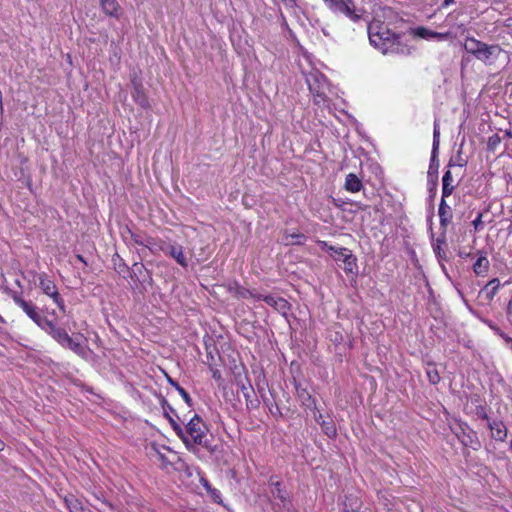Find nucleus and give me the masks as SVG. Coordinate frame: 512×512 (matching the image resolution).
Here are the masks:
<instances>
[{
  "label": "nucleus",
  "instance_id": "obj_15",
  "mask_svg": "<svg viewBox=\"0 0 512 512\" xmlns=\"http://www.w3.org/2000/svg\"><path fill=\"white\" fill-rule=\"evenodd\" d=\"M476 255L477 259L473 264V272L477 276H486L490 268V262L487 258V252L484 250H478Z\"/></svg>",
  "mask_w": 512,
  "mask_h": 512
},
{
  "label": "nucleus",
  "instance_id": "obj_27",
  "mask_svg": "<svg viewBox=\"0 0 512 512\" xmlns=\"http://www.w3.org/2000/svg\"><path fill=\"white\" fill-rule=\"evenodd\" d=\"M100 4H101L103 11L107 15L118 17L117 12H118L119 5L116 0H100Z\"/></svg>",
  "mask_w": 512,
  "mask_h": 512
},
{
  "label": "nucleus",
  "instance_id": "obj_51",
  "mask_svg": "<svg viewBox=\"0 0 512 512\" xmlns=\"http://www.w3.org/2000/svg\"><path fill=\"white\" fill-rule=\"evenodd\" d=\"M206 358L208 366H210V363H212V366L215 365V355L213 354V351L210 350L209 348H207Z\"/></svg>",
  "mask_w": 512,
  "mask_h": 512
},
{
  "label": "nucleus",
  "instance_id": "obj_9",
  "mask_svg": "<svg viewBox=\"0 0 512 512\" xmlns=\"http://www.w3.org/2000/svg\"><path fill=\"white\" fill-rule=\"evenodd\" d=\"M306 82L310 92L320 100L325 98V89L327 86L326 78L320 73H311L307 76Z\"/></svg>",
  "mask_w": 512,
  "mask_h": 512
},
{
  "label": "nucleus",
  "instance_id": "obj_57",
  "mask_svg": "<svg viewBox=\"0 0 512 512\" xmlns=\"http://www.w3.org/2000/svg\"><path fill=\"white\" fill-rule=\"evenodd\" d=\"M204 487L206 488V490H207V492H208V493H210V491L213 489V488L208 484V482H207V481H205V483H204Z\"/></svg>",
  "mask_w": 512,
  "mask_h": 512
},
{
  "label": "nucleus",
  "instance_id": "obj_8",
  "mask_svg": "<svg viewBox=\"0 0 512 512\" xmlns=\"http://www.w3.org/2000/svg\"><path fill=\"white\" fill-rule=\"evenodd\" d=\"M159 249L161 252H163L165 255L173 258L181 267L187 268L188 267V261L187 258L184 255V249L183 246L178 243H166L163 242Z\"/></svg>",
  "mask_w": 512,
  "mask_h": 512
},
{
  "label": "nucleus",
  "instance_id": "obj_19",
  "mask_svg": "<svg viewBox=\"0 0 512 512\" xmlns=\"http://www.w3.org/2000/svg\"><path fill=\"white\" fill-rule=\"evenodd\" d=\"M296 393L298 398L301 400L302 404L309 409H316L315 399L311 396V394L307 391L306 388L301 387L300 384L295 385Z\"/></svg>",
  "mask_w": 512,
  "mask_h": 512
},
{
  "label": "nucleus",
  "instance_id": "obj_61",
  "mask_svg": "<svg viewBox=\"0 0 512 512\" xmlns=\"http://www.w3.org/2000/svg\"><path fill=\"white\" fill-rule=\"evenodd\" d=\"M84 512H93L92 510L86 508Z\"/></svg>",
  "mask_w": 512,
  "mask_h": 512
},
{
  "label": "nucleus",
  "instance_id": "obj_52",
  "mask_svg": "<svg viewBox=\"0 0 512 512\" xmlns=\"http://www.w3.org/2000/svg\"><path fill=\"white\" fill-rule=\"evenodd\" d=\"M132 269H133L134 274L142 273V270L144 269V265L141 263H134Z\"/></svg>",
  "mask_w": 512,
  "mask_h": 512
},
{
  "label": "nucleus",
  "instance_id": "obj_49",
  "mask_svg": "<svg viewBox=\"0 0 512 512\" xmlns=\"http://www.w3.org/2000/svg\"><path fill=\"white\" fill-rule=\"evenodd\" d=\"M210 495L213 498L214 502H216V503H220L221 502V493H220L219 490L213 488L210 491Z\"/></svg>",
  "mask_w": 512,
  "mask_h": 512
},
{
  "label": "nucleus",
  "instance_id": "obj_12",
  "mask_svg": "<svg viewBox=\"0 0 512 512\" xmlns=\"http://www.w3.org/2000/svg\"><path fill=\"white\" fill-rule=\"evenodd\" d=\"M237 384L240 387V390L245 398L247 410L257 409L260 405V402L255 397V391H254L252 385L250 384V382L247 380V385H246L242 381H239Z\"/></svg>",
  "mask_w": 512,
  "mask_h": 512
},
{
  "label": "nucleus",
  "instance_id": "obj_6",
  "mask_svg": "<svg viewBox=\"0 0 512 512\" xmlns=\"http://www.w3.org/2000/svg\"><path fill=\"white\" fill-rule=\"evenodd\" d=\"M37 279L39 280V287L43 291V293L52 298L53 302L58 306V308L65 312V303L63 298L60 296L57 287L46 273L36 274Z\"/></svg>",
  "mask_w": 512,
  "mask_h": 512
},
{
  "label": "nucleus",
  "instance_id": "obj_34",
  "mask_svg": "<svg viewBox=\"0 0 512 512\" xmlns=\"http://www.w3.org/2000/svg\"><path fill=\"white\" fill-rule=\"evenodd\" d=\"M271 487V493L273 494L274 497L280 499L281 501L286 500L287 493L286 490L282 488L281 482H271Z\"/></svg>",
  "mask_w": 512,
  "mask_h": 512
},
{
  "label": "nucleus",
  "instance_id": "obj_21",
  "mask_svg": "<svg viewBox=\"0 0 512 512\" xmlns=\"http://www.w3.org/2000/svg\"><path fill=\"white\" fill-rule=\"evenodd\" d=\"M64 502L69 512H84L86 509L82 500L78 499L73 494L66 495L64 497Z\"/></svg>",
  "mask_w": 512,
  "mask_h": 512
},
{
  "label": "nucleus",
  "instance_id": "obj_54",
  "mask_svg": "<svg viewBox=\"0 0 512 512\" xmlns=\"http://www.w3.org/2000/svg\"><path fill=\"white\" fill-rule=\"evenodd\" d=\"M314 419H315V421H316L319 425H320V422H322V420H325V419L323 418V415H322L321 413H319V414H315V415H314Z\"/></svg>",
  "mask_w": 512,
  "mask_h": 512
},
{
  "label": "nucleus",
  "instance_id": "obj_25",
  "mask_svg": "<svg viewBox=\"0 0 512 512\" xmlns=\"http://www.w3.org/2000/svg\"><path fill=\"white\" fill-rule=\"evenodd\" d=\"M446 232L441 231L440 236L436 239V241L432 244L433 251L438 260H447V254L442 249V245L446 243Z\"/></svg>",
  "mask_w": 512,
  "mask_h": 512
},
{
  "label": "nucleus",
  "instance_id": "obj_16",
  "mask_svg": "<svg viewBox=\"0 0 512 512\" xmlns=\"http://www.w3.org/2000/svg\"><path fill=\"white\" fill-rule=\"evenodd\" d=\"M415 35L422 39H436L438 41L448 40L453 37L450 31L436 32L425 27L416 28Z\"/></svg>",
  "mask_w": 512,
  "mask_h": 512
},
{
  "label": "nucleus",
  "instance_id": "obj_24",
  "mask_svg": "<svg viewBox=\"0 0 512 512\" xmlns=\"http://www.w3.org/2000/svg\"><path fill=\"white\" fill-rule=\"evenodd\" d=\"M439 152H431L429 168L427 172L428 180H437L438 181V169H439Z\"/></svg>",
  "mask_w": 512,
  "mask_h": 512
},
{
  "label": "nucleus",
  "instance_id": "obj_26",
  "mask_svg": "<svg viewBox=\"0 0 512 512\" xmlns=\"http://www.w3.org/2000/svg\"><path fill=\"white\" fill-rule=\"evenodd\" d=\"M484 43L485 42L477 40L474 37H467L466 41L464 43V50L467 53L472 54L476 58V55H478V53L480 52V49H481V47H483Z\"/></svg>",
  "mask_w": 512,
  "mask_h": 512
},
{
  "label": "nucleus",
  "instance_id": "obj_2",
  "mask_svg": "<svg viewBox=\"0 0 512 512\" xmlns=\"http://www.w3.org/2000/svg\"><path fill=\"white\" fill-rule=\"evenodd\" d=\"M369 41L383 54L409 55L411 48L401 41V36L396 34L381 21H373L367 27Z\"/></svg>",
  "mask_w": 512,
  "mask_h": 512
},
{
  "label": "nucleus",
  "instance_id": "obj_58",
  "mask_svg": "<svg viewBox=\"0 0 512 512\" xmlns=\"http://www.w3.org/2000/svg\"><path fill=\"white\" fill-rule=\"evenodd\" d=\"M77 259L81 262H83L84 264H87L86 260L84 259V257L80 254L77 255Z\"/></svg>",
  "mask_w": 512,
  "mask_h": 512
},
{
  "label": "nucleus",
  "instance_id": "obj_50",
  "mask_svg": "<svg viewBox=\"0 0 512 512\" xmlns=\"http://www.w3.org/2000/svg\"><path fill=\"white\" fill-rule=\"evenodd\" d=\"M472 225L475 230H479L482 225V213H479L477 217L472 221Z\"/></svg>",
  "mask_w": 512,
  "mask_h": 512
},
{
  "label": "nucleus",
  "instance_id": "obj_35",
  "mask_svg": "<svg viewBox=\"0 0 512 512\" xmlns=\"http://www.w3.org/2000/svg\"><path fill=\"white\" fill-rule=\"evenodd\" d=\"M320 426L323 430V432L330 438L335 437L337 434V430L335 427V424L332 420H322L320 422Z\"/></svg>",
  "mask_w": 512,
  "mask_h": 512
},
{
  "label": "nucleus",
  "instance_id": "obj_47",
  "mask_svg": "<svg viewBox=\"0 0 512 512\" xmlns=\"http://www.w3.org/2000/svg\"><path fill=\"white\" fill-rule=\"evenodd\" d=\"M438 181L437 180H428V190L430 193V198H434L437 192Z\"/></svg>",
  "mask_w": 512,
  "mask_h": 512
},
{
  "label": "nucleus",
  "instance_id": "obj_53",
  "mask_svg": "<svg viewBox=\"0 0 512 512\" xmlns=\"http://www.w3.org/2000/svg\"><path fill=\"white\" fill-rule=\"evenodd\" d=\"M454 2L455 0H444L443 3L441 4V8H446L449 5L453 4Z\"/></svg>",
  "mask_w": 512,
  "mask_h": 512
},
{
  "label": "nucleus",
  "instance_id": "obj_31",
  "mask_svg": "<svg viewBox=\"0 0 512 512\" xmlns=\"http://www.w3.org/2000/svg\"><path fill=\"white\" fill-rule=\"evenodd\" d=\"M284 241L286 245H303L306 241V236L302 233H285Z\"/></svg>",
  "mask_w": 512,
  "mask_h": 512
},
{
  "label": "nucleus",
  "instance_id": "obj_32",
  "mask_svg": "<svg viewBox=\"0 0 512 512\" xmlns=\"http://www.w3.org/2000/svg\"><path fill=\"white\" fill-rule=\"evenodd\" d=\"M161 407L164 411V416L170 423V418H174L177 422L181 423L179 416L176 414L175 409L168 403V401L163 398L161 400Z\"/></svg>",
  "mask_w": 512,
  "mask_h": 512
},
{
  "label": "nucleus",
  "instance_id": "obj_10",
  "mask_svg": "<svg viewBox=\"0 0 512 512\" xmlns=\"http://www.w3.org/2000/svg\"><path fill=\"white\" fill-rule=\"evenodd\" d=\"M256 300L264 301L267 305L273 307L276 311L281 313L283 316H287L288 312L291 309L290 303L282 297H277L274 295L260 294V295L256 296Z\"/></svg>",
  "mask_w": 512,
  "mask_h": 512
},
{
  "label": "nucleus",
  "instance_id": "obj_4",
  "mask_svg": "<svg viewBox=\"0 0 512 512\" xmlns=\"http://www.w3.org/2000/svg\"><path fill=\"white\" fill-rule=\"evenodd\" d=\"M325 5L334 13L345 15L353 22L362 18V10H357L354 0H327Z\"/></svg>",
  "mask_w": 512,
  "mask_h": 512
},
{
  "label": "nucleus",
  "instance_id": "obj_48",
  "mask_svg": "<svg viewBox=\"0 0 512 512\" xmlns=\"http://www.w3.org/2000/svg\"><path fill=\"white\" fill-rule=\"evenodd\" d=\"M209 369L212 373V378L217 382H221L222 381L221 371L219 369L215 368V365L212 366V363H210Z\"/></svg>",
  "mask_w": 512,
  "mask_h": 512
},
{
  "label": "nucleus",
  "instance_id": "obj_7",
  "mask_svg": "<svg viewBox=\"0 0 512 512\" xmlns=\"http://www.w3.org/2000/svg\"><path fill=\"white\" fill-rule=\"evenodd\" d=\"M11 297L14 303L19 306L37 326L41 325L44 316L40 314L38 307L32 301L24 300L18 292H13Z\"/></svg>",
  "mask_w": 512,
  "mask_h": 512
},
{
  "label": "nucleus",
  "instance_id": "obj_59",
  "mask_svg": "<svg viewBox=\"0 0 512 512\" xmlns=\"http://www.w3.org/2000/svg\"><path fill=\"white\" fill-rule=\"evenodd\" d=\"M505 134H506L507 137L512 138V130H506Z\"/></svg>",
  "mask_w": 512,
  "mask_h": 512
},
{
  "label": "nucleus",
  "instance_id": "obj_33",
  "mask_svg": "<svg viewBox=\"0 0 512 512\" xmlns=\"http://www.w3.org/2000/svg\"><path fill=\"white\" fill-rule=\"evenodd\" d=\"M485 323L488 327L499 337H501L504 342L512 348V338L504 333L496 324H494L491 320H485Z\"/></svg>",
  "mask_w": 512,
  "mask_h": 512
},
{
  "label": "nucleus",
  "instance_id": "obj_3",
  "mask_svg": "<svg viewBox=\"0 0 512 512\" xmlns=\"http://www.w3.org/2000/svg\"><path fill=\"white\" fill-rule=\"evenodd\" d=\"M317 244L322 250L327 251L336 261H342L345 264L346 272H353L354 268L357 266V259L352 254V252L345 247H335L329 245L328 242L323 240H318Z\"/></svg>",
  "mask_w": 512,
  "mask_h": 512
},
{
  "label": "nucleus",
  "instance_id": "obj_46",
  "mask_svg": "<svg viewBox=\"0 0 512 512\" xmlns=\"http://www.w3.org/2000/svg\"><path fill=\"white\" fill-rule=\"evenodd\" d=\"M475 414L478 418L486 420L487 422L490 421L488 414L486 412V408L483 405H478L475 409Z\"/></svg>",
  "mask_w": 512,
  "mask_h": 512
},
{
  "label": "nucleus",
  "instance_id": "obj_62",
  "mask_svg": "<svg viewBox=\"0 0 512 512\" xmlns=\"http://www.w3.org/2000/svg\"><path fill=\"white\" fill-rule=\"evenodd\" d=\"M3 321H4L3 317L0 315V322H3Z\"/></svg>",
  "mask_w": 512,
  "mask_h": 512
},
{
  "label": "nucleus",
  "instance_id": "obj_30",
  "mask_svg": "<svg viewBox=\"0 0 512 512\" xmlns=\"http://www.w3.org/2000/svg\"><path fill=\"white\" fill-rule=\"evenodd\" d=\"M40 329H42L45 333H47L49 336H52L57 332V330L60 328V326L57 325V323L53 320L48 319L47 317H44L41 321V325H38Z\"/></svg>",
  "mask_w": 512,
  "mask_h": 512
},
{
  "label": "nucleus",
  "instance_id": "obj_42",
  "mask_svg": "<svg viewBox=\"0 0 512 512\" xmlns=\"http://www.w3.org/2000/svg\"><path fill=\"white\" fill-rule=\"evenodd\" d=\"M68 333L67 331L60 327L57 332L55 334H53L51 337L60 345L63 344V342L66 340V338L68 337Z\"/></svg>",
  "mask_w": 512,
  "mask_h": 512
},
{
  "label": "nucleus",
  "instance_id": "obj_20",
  "mask_svg": "<svg viewBox=\"0 0 512 512\" xmlns=\"http://www.w3.org/2000/svg\"><path fill=\"white\" fill-rule=\"evenodd\" d=\"M457 184L454 183V179L452 177V173L450 169L445 171L442 177V196L443 198H447L452 195Z\"/></svg>",
  "mask_w": 512,
  "mask_h": 512
},
{
  "label": "nucleus",
  "instance_id": "obj_37",
  "mask_svg": "<svg viewBox=\"0 0 512 512\" xmlns=\"http://www.w3.org/2000/svg\"><path fill=\"white\" fill-rule=\"evenodd\" d=\"M61 346L72 350L76 354H82V352H83V349H82L80 343L74 341L73 338H71L69 335Z\"/></svg>",
  "mask_w": 512,
  "mask_h": 512
},
{
  "label": "nucleus",
  "instance_id": "obj_38",
  "mask_svg": "<svg viewBox=\"0 0 512 512\" xmlns=\"http://www.w3.org/2000/svg\"><path fill=\"white\" fill-rule=\"evenodd\" d=\"M440 146V125L437 121L434 122L433 129V143H432V151L431 152H439Z\"/></svg>",
  "mask_w": 512,
  "mask_h": 512
},
{
  "label": "nucleus",
  "instance_id": "obj_60",
  "mask_svg": "<svg viewBox=\"0 0 512 512\" xmlns=\"http://www.w3.org/2000/svg\"><path fill=\"white\" fill-rule=\"evenodd\" d=\"M4 442L0 439V451H2L4 449Z\"/></svg>",
  "mask_w": 512,
  "mask_h": 512
},
{
  "label": "nucleus",
  "instance_id": "obj_13",
  "mask_svg": "<svg viewBox=\"0 0 512 512\" xmlns=\"http://www.w3.org/2000/svg\"><path fill=\"white\" fill-rule=\"evenodd\" d=\"M438 215L440 219V229L446 232L448 225L451 223L453 218V212L451 207L447 204L446 198L441 197V201L438 208Z\"/></svg>",
  "mask_w": 512,
  "mask_h": 512
},
{
  "label": "nucleus",
  "instance_id": "obj_14",
  "mask_svg": "<svg viewBox=\"0 0 512 512\" xmlns=\"http://www.w3.org/2000/svg\"><path fill=\"white\" fill-rule=\"evenodd\" d=\"M488 428L491 431V437L500 442H504L507 438L508 430L502 420H490L487 423Z\"/></svg>",
  "mask_w": 512,
  "mask_h": 512
},
{
  "label": "nucleus",
  "instance_id": "obj_41",
  "mask_svg": "<svg viewBox=\"0 0 512 512\" xmlns=\"http://www.w3.org/2000/svg\"><path fill=\"white\" fill-rule=\"evenodd\" d=\"M500 143H501V137L498 134H493L492 136H490L488 138L487 150L489 152H495V150L500 145Z\"/></svg>",
  "mask_w": 512,
  "mask_h": 512
},
{
  "label": "nucleus",
  "instance_id": "obj_43",
  "mask_svg": "<svg viewBox=\"0 0 512 512\" xmlns=\"http://www.w3.org/2000/svg\"><path fill=\"white\" fill-rule=\"evenodd\" d=\"M129 234H130L132 241L135 244L140 245V246L144 245V241H145V238L147 237V235L140 233V232H133L131 230H129Z\"/></svg>",
  "mask_w": 512,
  "mask_h": 512
},
{
  "label": "nucleus",
  "instance_id": "obj_5",
  "mask_svg": "<svg viewBox=\"0 0 512 512\" xmlns=\"http://www.w3.org/2000/svg\"><path fill=\"white\" fill-rule=\"evenodd\" d=\"M453 432L464 447L472 448L475 451L481 448V442L478 438L477 432L474 431L467 423H459L458 427L453 429Z\"/></svg>",
  "mask_w": 512,
  "mask_h": 512
},
{
  "label": "nucleus",
  "instance_id": "obj_56",
  "mask_svg": "<svg viewBox=\"0 0 512 512\" xmlns=\"http://www.w3.org/2000/svg\"><path fill=\"white\" fill-rule=\"evenodd\" d=\"M103 503H104L106 506H108V507H109V509H111V510H114V509H115L114 505H113L111 502H109V501H107V500H103Z\"/></svg>",
  "mask_w": 512,
  "mask_h": 512
},
{
  "label": "nucleus",
  "instance_id": "obj_11",
  "mask_svg": "<svg viewBox=\"0 0 512 512\" xmlns=\"http://www.w3.org/2000/svg\"><path fill=\"white\" fill-rule=\"evenodd\" d=\"M503 49L497 45H488L486 43L481 47L480 52L476 55V59L485 64H492L501 54Z\"/></svg>",
  "mask_w": 512,
  "mask_h": 512
},
{
  "label": "nucleus",
  "instance_id": "obj_40",
  "mask_svg": "<svg viewBox=\"0 0 512 512\" xmlns=\"http://www.w3.org/2000/svg\"><path fill=\"white\" fill-rule=\"evenodd\" d=\"M339 326L336 325L333 330H330V340L335 344H341L344 341V333L339 330Z\"/></svg>",
  "mask_w": 512,
  "mask_h": 512
},
{
  "label": "nucleus",
  "instance_id": "obj_28",
  "mask_svg": "<svg viewBox=\"0 0 512 512\" xmlns=\"http://www.w3.org/2000/svg\"><path fill=\"white\" fill-rule=\"evenodd\" d=\"M167 380H168V383L173 386L177 392H179V394L181 395V397L183 398V400L185 401V403L189 406V407H192L193 405V401H192V398L190 397L189 393L182 387L179 385V383L177 381H175L174 379H172L171 377H167Z\"/></svg>",
  "mask_w": 512,
  "mask_h": 512
},
{
  "label": "nucleus",
  "instance_id": "obj_1",
  "mask_svg": "<svg viewBox=\"0 0 512 512\" xmlns=\"http://www.w3.org/2000/svg\"><path fill=\"white\" fill-rule=\"evenodd\" d=\"M170 425L189 452L198 455L200 448L205 449L210 454L216 452V446L213 445V436L209 434L207 424L199 415L195 414L184 427L174 418H170Z\"/></svg>",
  "mask_w": 512,
  "mask_h": 512
},
{
  "label": "nucleus",
  "instance_id": "obj_45",
  "mask_svg": "<svg viewBox=\"0 0 512 512\" xmlns=\"http://www.w3.org/2000/svg\"><path fill=\"white\" fill-rule=\"evenodd\" d=\"M264 403L267 406H269V411H270L272 416H274L276 418L282 417L281 409L279 408V406L276 403L269 405L266 400H264Z\"/></svg>",
  "mask_w": 512,
  "mask_h": 512
},
{
  "label": "nucleus",
  "instance_id": "obj_29",
  "mask_svg": "<svg viewBox=\"0 0 512 512\" xmlns=\"http://www.w3.org/2000/svg\"><path fill=\"white\" fill-rule=\"evenodd\" d=\"M425 371H426V375H427V378H428V381L430 382V384L436 385L440 382L441 378H440L439 371L436 368L435 364L428 363L425 368Z\"/></svg>",
  "mask_w": 512,
  "mask_h": 512
},
{
  "label": "nucleus",
  "instance_id": "obj_36",
  "mask_svg": "<svg viewBox=\"0 0 512 512\" xmlns=\"http://www.w3.org/2000/svg\"><path fill=\"white\" fill-rule=\"evenodd\" d=\"M466 165H467V160L462 157V149L461 148L458 150L456 156L451 157L448 162V168H452L455 166L465 167Z\"/></svg>",
  "mask_w": 512,
  "mask_h": 512
},
{
  "label": "nucleus",
  "instance_id": "obj_18",
  "mask_svg": "<svg viewBox=\"0 0 512 512\" xmlns=\"http://www.w3.org/2000/svg\"><path fill=\"white\" fill-rule=\"evenodd\" d=\"M500 286V280L498 278H493L483 287L480 294H483L485 299L488 302H491L498 293Z\"/></svg>",
  "mask_w": 512,
  "mask_h": 512
},
{
  "label": "nucleus",
  "instance_id": "obj_17",
  "mask_svg": "<svg viewBox=\"0 0 512 512\" xmlns=\"http://www.w3.org/2000/svg\"><path fill=\"white\" fill-rule=\"evenodd\" d=\"M132 98L142 108H149V100L141 83L133 81Z\"/></svg>",
  "mask_w": 512,
  "mask_h": 512
},
{
  "label": "nucleus",
  "instance_id": "obj_55",
  "mask_svg": "<svg viewBox=\"0 0 512 512\" xmlns=\"http://www.w3.org/2000/svg\"><path fill=\"white\" fill-rule=\"evenodd\" d=\"M459 257H461V258H470V257H472V254L470 252L466 253V252L460 251L459 252Z\"/></svg>",
  "mask_w": 512,
  "mask_h": 512
},
{
  "label": "nucleus",
  "instance_id": "obj_44",
  "mask_svg": "<svg viewBox=\"0 0 512 512\" xmlns=\"http://www.w3.org/2000/svg\"><path fill=\"white\" fill-rule=\"evenodd\" d=\"M237 294L242 297V298H249V297H252L254 299H256V296L257 295H260L259 293H255L249 289H246V288H243V287H239L238 290H237Z\"/></svg>",
  "mask_w": 512,
  "mask_h": 512
},
{
  "label": "nucleus",
  "instance_id": "obj_23",
  "mask_svg": "<svg viewBox=\"0 0 512 512\" xmlns=\"http://www.w3.org/2000/svg\"><path fill=\"white\" fill-rule=\"evenodd\" d=\"M343 505V512H364L361 510L362 502L357 496L347 495Z\"/></svg>",
  "mask_w": 512,
  "mask_h": 512
},
{
  "label": "nucleus",
  "instance_id": "obj_22",
  "mask_svg": "<svg viewBox=\"0 0 512 512\" xmlns=\"http://www.w3.org/2000/svg\"><path fill=\"white\" fill-rule=\"evenodd\" d=\"M363 187L362 181L359 179V177L354 173H349L346 176L344 188L351 192L356 193L359 192Z\"/></svg>",
  "mask_w": 512,
  "mask_h": 512
},
{
  "label": "nucleus",
  "instance_id": "obj_39",
  "mask_svg": "<svg viewBox=\"0 0 512 512\" xmlns=\"http://www.w3.org/2000/svg\"><path fill=\"white\" fill-rule=\"evenodd\" d=\"M163 243V241H160L159 243L156 241V239L147 236L144 241L143 247L148 248L152 253H157L158 251H161L159 249V246Z\"/></svg>",
  "mask_w": 512,
  "mask_h": 512
}]
</instances>
